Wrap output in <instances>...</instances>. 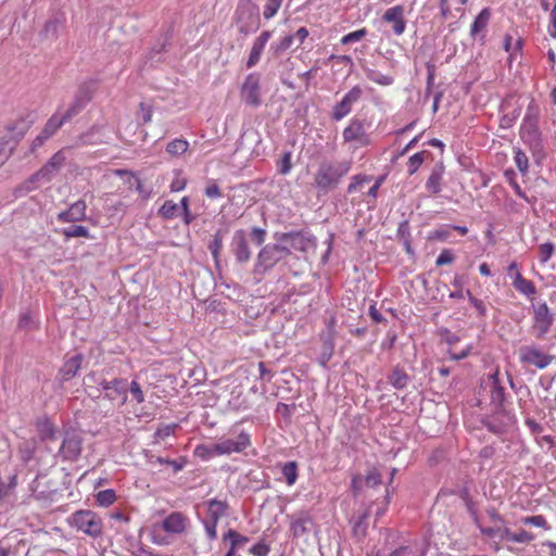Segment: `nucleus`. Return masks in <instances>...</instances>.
<instances>
[{
  "label": "nucleus",
  "mask_w": 556,
  "mask_h": 556,
  "mask_svg": "<svg viewBox=\"0 0 556 556\" xmlns=\"http://www.w3.org/2000/svg\"><path fill=\"white\" fill-rule=\"evenodd\" d=\"M350 169L349 161L323 162L314 175L316 188L324 193L336 189Z\"/></svg>",
  "instance_id": "f257e3e1"
},
{
  "label": "nucleus",
  "mask_w": 556,
  "mask_h": 556,
  "mask_svg": "<svg viewBox=\"0 0 556 556\" xmlns=\"http://www.w3.org/2000/svg\"><path fill=\"white\" fill-rule=\"evenodd\" d=\"M235 20L239 34L249 36L261 27L260 9L252 0H239Z\"/></svg>",
  "instance_id": "f03ea898"
},
{
  "label": "nucleus",
  "mask_w": 556,
  "mask_h": 556,
  "mask_svg": "<svg viewBox=\"0 0 556 556\" xmlns=\"http://www.w3.org/2000/svg\"><path fill=\"white\" fill-rule=\"evenodd\" d=\"M290 254L291 249L282 245L280 242L264 245L257 254L254 273L257 275L266 274Z\"/></svg>",
  "instance_id": "7ed1b4c3"
},
{
  "label": "nucleus",
  "mask_w": 556,
  "mask_h": 556,
  "mask_svg": "<svg viewBox=\"0 0 556 556\" xmlns=\"http://www.w3.org/2000/svg\"><path fill=\"white\" fill-rule=\"evenodd\" d=\"M67 521L72 528L91 538H99L103 531L101 517L89 509H80L73 513Z\"/></svg>",
  "instance_id": "20e7f679"
},
{
  "label": "nucleus",
  "mask_w": 556,
  "mask_h": 556,
  "mask_svg": "<svg viewBox=\"0 0 556 556\" xmlns=\"http://www.w3.org/2000/svg\"><path fill=\"white\" fill-rule=\"evenodd\" d=\"M489 380L491 382L490 404L493 407V415L506 418L507 424H515V415L506 407L507 394L500 380L498 370H495L493 374H491L489 376Z\"/></svg>",
  "instance_id": "39448f33"
},
{
  "label": "nucleus",
  "mask_w": 556,
  "mask_h": 556,
  "mask_svg": "<svg viewBox=\"0 0 556 556\" xmlns=\"http://www.w3.org/2000/svg\"><path fill=\"white\" fill-rule=\"evenodd\" d=\"M275 238L280 243H290L295 251L307 253L316 248V238L305 230L276 232Z\"/></svg>",
  "instance_id": "423d86ee"
},
{
  "label": "nucleus",
  "mask_w": 556,
  "mask_h": 556,
  "mask_svg": "<svg viewBox=\"0 0 556 556\" xmlns=\"http://www.w3.org/2000/svg\"><path fill=\"white\" fill-rule=\"evenodd\" d=\"M518 355L520 363L534 366L538 369L546 368L554 359L553 355L545 353L535 344L522 345Z\"/></svg>",
  "instance_id": "0eeeda50"
},
{
  "label": "nucleus",
  "mask_w": 556,
  "mask_h": 556,
  "mask_svg": "<svg viewBox=\"0 0 556 556\" xmlns=\"http://www.w3.org/2000/svg\"><path fill=\"white\" fill-rule=\"evenodd\" d=\"M83 438L75 431L65 432L56 456L63 462H75L81 454Z\"/></svg>",
  "instance_id": "6e6552de"
},
{
  "label": "nucleus",
  "mask_w": 556,
  "mask_h": 556,
  "mask_svg": "<svg viewBox=\"0 0 556 556\" xmlns=\"http://www.w3.org/2000/svg\"><path fill=\"white\" fill-rule=\"evenodd\" d=\"M25 134L26 128L22 127L17 129L16 126H8L0 132V165L8 160Z\"/></svg>",
  "instance_id": "1a4fd4ad"
},
{
  "label": "nucleus",
  "mask_w": 556,
  "mask_h": 556,
  "mask_svg": "<svg viewBox=\"0 0 556 556\" xmlns=\"http://www.w3.org/2000/svg\"><path fill=\"white\" fill-rule=\"evenodd\" d=\"M553 324V315L546 303L533 304L532 332L536 339H543Z\"/></svg>",
  "instance_id": "9d476101"
},
{
  "label": "nucleus",
  "mask_w": 556,
  "mask_h": 556,
  "mask_svg": "<svg viewBox=\"0 0 556 556\" xmlns=\"http://www.w3.org/2000/svg\"><path fill=\"white\" fill-rule=\"evenodd\" d=\"M251 445V437L248 432L241 431L235 439H222L214 443V450L219 455H230L241 453Z\"/></svg>",
  "instance_id": "9b49d317"
},
{
  "label": "nucleus",
  "mask_w": 556,
  "mask_h": 556,
  "mask_svg": "<svg viewBox=\"0 0 556 556\" xmlns=\"http://www.w3.org/2000/svg\"><path fill=\"white\" fill-rule=\"evenodd\" d=\"M363 93L361 86H354L345 93L342 100L332 108V119L339 122L348 116L352 112L353 105L361 100Z\"/></svg>",
  "instance_id": "f8f14e48"
},
{
  "label": "nucleus",
  "mask_w": 556,
  "mask_h": 556,
  "mask_svg": "<svg viewBox=\"0 0 556 556\" xmlns=\"http://www.w3.org/2000/svg\"><path fill=\"white\" fill-rule=\"evenodd\" d=\"M260 90V75L257 73L249 74L240 90L242 101L250 106L257 108L261 104Z\"/></svg>",
  "instance_id": "ddd939ff"
},
{
  "label": "nucleus",
  "mask_w": 556,
  "mask_h": 556,
  "mask_svg": "<svg viewBox=\"0 0 556 556\" xmlns=\"http://www.w3.org/2000/svg\"><path fill=\"white\" fill-rule=\"evenodd\" d=\"M230 249L239 263H245L251 258L252 253L249 248L245 230L238 229L233 232Z\"/></svg>",
  "instance_id": "4468645a"
},
{
  "label": "nucleus",
  "mask_w": 556,
  "mask_h": 556,
  "mask_svg": "<svg viewBox=\"0 0 556 556\" xmlns=\"http://www.w3.org/2000/svg\"><path fill=\"white\" fill-rule=\"evenodd\" d=\"M64 161L65 156L62 154V152H56L46 163V165H43L29 178V182L50 181L54 173H56L61 168Z\"/></svg>",
  "instance_id": "2eb2a0df"
},
{
  "label": "nucleus",
  "mask_w": 556,
  "mask_h": 556,
  "mask_svg": "<svg viewBox=\"0 0 556 556\" xmlns=\"http://www.w3.org/2000/svg\"><path fill=\"white\" fill-rule=\"evenodd\" d=\"M190 526V519L180 511H173L166 516L161 523V528L170 534H182Z\"/></svg>",
  "instance_id": "dca6fc26"
},
{
  "label": "nucleus",
  "mask_w": 556,
  "mask_h": 556,
  "mask_svg": "<svg viewBox=\"0 0 556 556\" xmlns=\"http://www.w3.org/2000/svg\"><path fill=\"white\" fill-rule=\"evenodd\" d=\"M342 135L345 142L356 141L362 146H367L370 141L366 134L364 122L358 118L351 119Z\"/></svg>",
  "instance_id": "f3484780"
},
{
  "label": "nucleus",
  "mask_w": 556,
  "mask_h": 556,
  "mask_svg": "<svg viewBox=\"0 0 556 556\" xmlns=\"http://www.w3.org/2000/svg\"><path fill=\"white\" fill-rule=\"evenodd\" d=\"M404 12V7L399 4L389 8L382 15V21L392 25V30L396 36H401L406 29Z\"/></svg>",
  "instance_id": "a211bd4d"
},
{
  "label": "nucleus",
  "mask_w": 556,
  "mask_h": 556,
  "mask_svg": "<svg viewBox=\"0 0 556 556\" xmlns=\"http://www.w3.org/2000/svg\"><path fill=\"white\" fill-rule=\"evenodd\" d=\"M290 519V532L294 539H299L307 534L314 525L313 518L307 511H301L293 515Z\"/></svg>",
  "instance_id": "6ab92c4d"
},
{
  "label": "nucleus",
  "mask_w": 556,
  "mask_h": 556,
  "mask_svg": "<svg viewBox=\"0 0 556 556\" xmlns=\"http://www.w3.org/2000/svg\"><path fill=\"white\" fill-rule=\"evenodd\" d=\"M86 202L78 200L73 203L67 210L62 211L58 214L56 218L61 223H75L86 218Z\"/></svg>",
  "instance_id": "aec40b11"
},
{
  "label": "nucleus",
  "mask_w": 556,
  "mask_h": 556,
  "mask_svg": "<svg viewBox=\"0 0 556 556\" xmlns=\"http://www.w3.org/2000/svg\"><path fill=\"white\" fill-rule=\"evenodd\" d=\"M271 37V31L264 30L261 33V35L254 40L253 46L250 51V55L247 61V67L252 68L255 66L261 59V55L263 53V50L268 42V40Z\"/></svg>",
  "instance_id": "412c9836"
},
{
  "label": "nucleus",
  "mask_w": 556,
  "mask_h": 556,
  "mask_svg": "<svg viewBox=\"0 0 556 556\" xmlns=\"http://www.w3.org/2000/svg\"><path fill=\"white\" fill-rule=\"evenodd\" d=\"M84 356L81 354H75L74 356L65 359L62 367L59 370V376L62 381H70L73 379L81 368Z\"/></svg>",
  "instance_id": "4be33fe9"
},
{
  "label": "nucleus",
  "mask_w": 556,
  "mask_h": 556,
  "mask_svg": "<svg viewBox=\"0 0 556 556\" xmlns=\"http://www.w3.org/2000/svg\"><path fill=\"white\" fill-rule=\"evenodd\" d=\"M206 506V519L219 522V520L227 516L229 504L227 501H222L217 498H211L205 502Z\"/></svg>",
  "instance_id": "5701e85b"
},
{
  "label": "nucleus",
  "mask_w": 556,
  "mask_h": 556,
  "mask_svg": "<svg viewBox=\"0 0 556 556\" xmlns=\"http://www.w3.org/2000/svg\"><path fill=\"white\" fill-rule=\"evenodd\" d=\"M111 390L104 394V397L110 401L121 400L124 405L127 402L128 382L123 378H115L111 380Z\"/></svg>",
  "instance_id": "b1692460"
},
{
  "label": "nucleus",
  "mask_w": 556,
  "mask_h": 556,
  "mask_svg": "<svg viewBox=\"0 0 556 556\" xmlns=\"http://www.w3.org/2000/svg\"><path fill=\"white\" fill-rule=\"evenodd\" d=\"M96 90H97V81L96 80L89 79V80L83 81L81 84L78 85L73 100L86 108L87 104L91 101Z\"/></svg>",
  "instance_id": "393cba45"
},
{
  "label": "nucleus",
  "mask_w": 556,
  "mask_h": 556,
  "mask_svg": "<svg viewBox=\"0 0 556 556\" xmlns=\"http://www.w3.org/2000/svg\"><path fill=\"white\" fill-rule=\"evenodd\" d=\"M444 175V166L442 163L437 164L426 182V189L432 193L438 194L442 190V179Z\"/></svg>",
  "instance_id": "a878e982"
},
{
  "label": "nucleus",
  "mask_w": 556,
  "mask_h": 556,
  "mask_svg": "<svg viewBox=\"0 0 556 556\" xmlns=\"http://www.w3.org/2000/svg\"><path fill=\"white\" fill-rule=\"evenodd\" d=\"M491 18V11L489 8H484L481 12L476 16L473 23L470 27V36L476 38L481 35V39H484L485 35L482 34Z\"/></svg>",
  "instance_id": "bb28decb"
},
{
  "label": "nucleus",
  "mask_w": 556,
  "mask_h": 556,
  "mask_svg": "<svg viewBox=\"0 0 556 556\" xmlns=\"http://www.w3.org/2000/svg\"><path fill=\"white\" fill-rule=\"evenodd\" d=\"M36 429L41 441L55 440L56 428L48 417H41L36 420Z\"/></svg>",
  "instance_id": "cd10ccee"
},
{
  "label": "nucleus",
  "mask_w": 556,
  "mask_h": 556,
  "mask_svg": "<svg viewBox=\"0 0 556 556\" xmlns=\"http://www.w3.org/2000/svg\"><path fill=\"white\" fill-rule=\"evenodd\" d=\"M363 71L368 80L380 85V86H390L394 83V77L391 75H386L380 73L377 70L370 68L368 66H363Z\"/></svg>",
  "instance_id": "c85d7f7f"
},
{
  "label": "nucleus",
  "mask_w": 556,
  "mask_h": 556,
  "mask_svg": "<svg viewBox=\"0 0 556 556\" xmlns=\"http://www.w3.org/2000/svg\"><path fill=\"white\" fill-rule=\"evenodd\" d=\"M408 380V375L403 368H400L399 366L394 367L388 376L389 383L399 390L404 389L407 386Z\"/></svg>",
  "instance_id": "c756f323"
},
{
  "label": "nucleus",
  "mask_w": 556,
  "mask_h": 556,
  "mask_svg": "<svg viewBox=\"0 0 556 556\" xmlns=\"http://www.w3.org/2000/svg\"><path fill=\"white\" fill-rule=\"evenodd\" d=\"M425 554L426 546L415 542L413 544L399 547L388 556H425Z\"/></svg>",
  "instance_id": "7c9ffc66"
},
{
  "label": "nucleus",
  "mask_w": 556,
  "mask_h": 556,
  "mask_svg": "<svg viewBox=\"0 0 556 556\" xmlns=\"http://www.w3.org/2000/svg\"><path fill=\"white\" fill-rule=\"evenodd\" d=\"M228 232V229H218L213 235L212 241L208 243V250L211 251L216 263L218 262V255L224 247V237Z\"/></svg>",
  "instance_id": "2f4dec72"
},
{
  "label": "nucleus",
  "mask_w": 556,
  "mask_h": 556,
  "mask_svg": "<svg viewBox=\"0 0 556 556\" xmlns=\"http://www.w3.org/2000/svg\"><path fill=\"white\" fill-rule=\"evenodd\" d=\"M471 516L473 517L475 525L479 528L480 532L490 539L497 538L500 535V531L503 525L494 523L492 527H484L481 525L480 519L476 513V510L469 508Z\"/></svg>",
  "instance_id": "473e14b6"
},
{
  "label": "nucleus",
  "mask_w": 556,
  "mask_h": 556,
  "mask_svg": "<svg viewBox=\"0 0 556 556\" xmlns=\"http://www.w3.org/2000/svg\"><path fill=\"white\" fill-rule=\"evenodd\" d=\"M223 541L229 542L232 547L238 549L249 542V538L240 534L233 529H228V531L223 534Z\"/></svg>",
  "instance_id": "72a5a7b5"
},
{
  "label": "nucleus",
  "mask_w": 556,
  "mask_h": 556,
  "mask_svg": "<svg viewBox=\"0 0 556 556\" xmlns=\"http://www.w3.org/2000/svg\"><path fill=\"white\" fill-rule=\"evenodd\" d=\"M65 124L64 119L58 114H53L45 124L41 132L50 138L52 137L63 125Z\"/></svg>",
  "instance_id": "f704fd0d"
},
{
  "label": "nucleus",
  "mask_w": 556,
  "mask_h": 556,
  "mask_svg": "<svg viewBox=\"0 0 556 556\" xmlns=\"http://www.w3.org/2000/svg\"><path fill=\"white\" fill-rule=\"evenodd\" d=\"M334 344L333 339L331 337H328L324 340L323 346H321V353L318 356V364L323 367H327V364L331 359L333 355Z\"/></svg>",
  "instance_id": "c9c22d12"
},
{
  "label": "nucleus",
  "mask_w": 556,
  "mask_h": 556,
  "mask_svg": "<svg viewBox=\"0 0 556 556\" xmlns=\"http://www.w3.org/2000/svg\"><path fill=\"white\" fill-rule=\"evenodd\" d=\"M60 232L66 239L78 238V237H84V238H89L90 237L89 229L87 227H85V226H81V225H74V226L64 228Z\"/></svg>",
  "instance_id": "e433bc0d"
},
{
  "label": "nucleus",
  "mask_w": 556,
  "mask_h": 556,
  "mask_svg": "<svg viewBox=\"0 0 556 556\" xmlns=\"http://www.w3.org/2000/svg\"><path fill=\"white\" fill-rule=\"evenodd\" d=\"M281 472L288 485H293L298 479V464L288 462L282 466Z\"/></svg>",
  "instance_id": "4c0bfd02"
},
{
  "label": "nucleus",
  "mask_w": 556,
  "mask_h": 556,
  "mask_svg": "<svg viewBox=\"0 0 556 556\" xmlns=\"http://www.w3.org/2000/svg\"><path fill=\"white\" fill-rule=\"evenodd\" d=\"M116 501L115 491L112 489L103 490L97 493L96 502L101 507H109Z\"/></svg>",
  "instance_id": "58836bf2"
},
{
  "label": "nucleus",
  "mask_w": 556,
  "mask_h": 556,
  "mask_svg": "<svg viewBox=\"0 0 556 556\" xmlns=\"http://www.w3.org/2000/svg\"><path fill=\"white\" fill-rule=\"evenodd\" d=\"M189 147V143L187 140L184 139H174L173 141L168 142L166 147L167 153L174 156L181 155L187 151Z\"/></svg>",
  "instance_id": "ea45409f"
},
{
  "label": "nucleus",
  "mask_w": 556,
  "mask_h": 556,
  "mask_svg": "<svg viewBox=\"0 0 556 556\" xmlns=\"http://www.w3.org/2000/svg\"><path fill=\"white\" fill-rule=\"evenodd\" d=\"M179 211V205L172 200H167L163 203L161 208L159 210V215L165 219H172L177 216Z\"/></svg>",
  "instance_id": "a19ab883"
},
{
  "label": "nucleus",
  "mask_w": 556,
  "mask_h": 556,
  "mask_svg": "<svg viewBox=\"0 0 556 556\" xmlns=\"http://www.w3.org/2000/svg\"><path fill=\"white\" fill-rule=\"evenodd\" d=\"M17 327L25 331L37 329V321L34 319L30 312H23L20 315Z\"/></svg>",
  "instance_id": "79ce46f5"
},
{
  "label": "nucleus",
  "mask_w": 556,
  "mask_h": 556,
  "mask_svg": "<svg viewBox=\"0 0 556 556\" xmlns=\"http://www.w3.org/2000/svg\"><path fill=\"white\" fill-rule=\"evenodd\" d=\"M155 462L157 464H160V465H168V466H170L175 473L181 471L185 468L186 464H187L186 457H179L177 459L156 457Z\"/></svg>",
  "instance_id": "37998d69"
},
{
  "label": "nucleus",
  "mask_w": 556,
  "mask_h": 556,
  "mask_svg": "<svg viewBox=\"0 0 556 556\" xmlns=\"http://www.w3.org/2000/svg\"><path fill=\"white\" fill-rule=\"evenodd\" d=\"M452 235V226H441L429 233V240L447 241Z\"/></svg>",
  "instance_id": "c03bdc74"
},
{
  "label": "nucleus",
  "mask_w": 556,
  "mask_h": 556,
  "mask_svg": "<svg viewBox=\"0 0 556 556\" xmlns=\"http://www.w3.org/2000/svg\"><path fill=\"white\" fill-rule=\"evenodd\" d=\"M194 455L202 459H210L214 456H219V454L214 450V444H199L194 448Z\"/></svg>",
  "instance_id": "a18cd8bd"
},
{
  "label": "nucleus",
  "mask_w": 556,
  "mask_h": 556,
  "mask_svg": "<svg viewBox=\"0 0 556 556\" xmlns=\"http://www.w3.org/2000/svg\"><path fill=\"white\" fill-rule=\"evenodd\" d=\"M538 114H539V109L535 105L534 101H531L527 109V114H526L525 121H523V123H525L523 127H529V128L534 129L535 119L538 117Z\"/></svg>",
  "instance_id": "49530a36"
},
{
  "label": "nucleus",
  "mask_w": 556,
  "mask_h": 556,
  "mask_svg": "<svg viewBox=\"0 0 556 556\" xmlns=\"http://www.w3.org/2000/svg\"><path fill=\"white\" fill-rule=\"evenodd\" d=\"M294 36L287 35L277 43L271 45L270 49L274 51V54L278 55L286 50L290 49L293 45Z\"/></svg>",
  "instance_id": "de8ad7c7"
},
{
  "label": "nucleus",
  "mask_w": 556,
  "mask_h": 556,
  "mask_svg": "<svg viewBox=\"0 0 556 556\" xmlns=\"http://www.w3.org/2000/svg\"><path fill=\"white\" fill-rule=\"evenodd\" d=\"M514 288L523 293L527 296L533 295L535 293V287L532 280H514Z\"/></svg>",
  "instance_id": "09e8293b"
},
{
  "label": "nucleus",
  "mask_w": 556,
  "mask_h": 556,
  "mask_svg": "<svg viewBox=\"0 0 556 556\" xmlns=\"http://www.w3.org/2000/svg\"><path fill=\"white\" fill-rule=\"evenodd\" d=\"M368 518V511L361 514L353 525V533L356 536H364L366 534V519Z\"/></svg>",
  "instance_id": "8fccbe9b"
},
{
  "label": "nucleus",
  "mask_w": 556,
  "mask_h": 556,
  "mask_svg": "<svg viewBox=\"0 0 556 556\" xmlns=\"http://www.w3.org/2000/svg\"><path fill=\"white\" fill-rule=\"evenodd\" d=\"M521 46H522L521 38H518L516 40L515 45L513 46V37L510 35H508V34L505 35L504 42H503V48H504V50L506 52L509 53V58L510 59L513 58L514 52L521 50Z\"/></svg>",
  "instance_id": "3c124183"
},
{
  "label": "nucleus",
  "mask_w": 556,
  "mask_h": 556,
  "mask_svg": "<svg viewBox=\"0 0 556 556\" xmlns=\"http://www.w3.org/2000/svg\"><path fill=\"white\" fill-rule=\"evenodd\" d=\"M381 475L376 468L368 470L366 476L363 478V483H365L369 488L377 486L381 484Z\"/></svg>",
  "instance_id": "603ef678"
},
{
  "label": "nucleus",
  "mask_w": 556,
  "mask_h": 556,
  "mask_svg": "<svg viewBox=\"0 0 556 556\" xmlns=\"http://www.w3.org/2000/svg\"><path fill=\"white\" fill-rule=\"evenodd\" d=\"M282 1L283 0H267L263 11L264 17L266 20L274 17L280 9Z\"/></svg>",
  "instance_id": "864d4df0"
},
{
  "label": "nucleus",
  "mask_w": 556,
  "mask_h": 556,
  "mask_svg": "<svg viewBox=\"0 0 556 556\" xmlns=\"http://www.w3.org/2000/svg\"><path fill=\"white\" fill-rule=\"evenodd\" d=\"M426 153H427L426 151L417 152V153H415L414 155H412L409 157V160H408V173H409V175H413V174H415L417 172L419 166L425 161V154Z\"/></svg>",
  "instance_id": "5fc2aeb1"
},
{
  "label": "nucleus",
  "mask_w": 556,
  "mask_h": 556,
  "mask_svg": "<svg viewBox=\"0 0 556 556\" xmlns=\"http://www.w3.org/2000/svg\"><path fill=\"white\" fill-rule=\"evenodd\" d=\"M212 288L224 294L226 298L231 299L232 293L230 292L231 286L227 280H211Z\"/></svg>",
  "instance_id": "6e6d98bb"
},
{
  "label": "nucleus",
  "mask_w": 556,
  "mask_h": 556,
  "mask_svg": "<svg viewBox=\"0 0 556 556\" xmlns=\"http://www.w3.org/2000/svg\"><path fill=\"white\" fill-rule=\"evenodd\" d=\"M367 35L366 28H361L355 31L349 33L341 38L342 45H349L362 40Z\"/></svg>",
  "instance_id": "4d7b16f0"
},
{
  "label": "nucleus",
  "mask_w": 556,
  "mask_h": 556,
  "mask_svg": "<svg viewBox=\"0 0 556 556\" xmlns=\"http://www.w3.org/2000/svg\"><path fill=\"white\" fill-rule=\"evenodd\" d=\"M554 244L551 242L543 243L539 247L538 257L542 263L547 262L554 253Z\"/></svg>",
  "instance_id": "13d9d810"
},
{
  "label": "nucleus",
  "mask_w": 556,
  "mask_h": 556,
  "mask_svg": "<svg viewBox=\"0 0 556 556\" xmlns=\"http://www.w3.org/2000/svg\"><path fill=\"white\" fill-rule=\"evenodd\" d=\"M202 525L204 527L205 534H206L207 539L211 542L215 541L217 539V525H218V522L212 521V520H208V519L205 518V519L202 520Z\"/></svg>",
  "instance_id": "bf43d9fd"
},
{
  "label": "nucleus",
  "mask_w": 556,
  "mask_h": 556,
  "mask_svg": "<svg viewBox=\"0 0 556 556\" xmlns=\"http://www.w3.org/2000/svg\"><path fill=\"white\" fill-rule=\"evenodd\" d=\"M128 391L132 395V399L138 403L141 404L144 402V394L143 391L138 383V381L132 380L130 384H128Z\"/></svg>",
  "instance_id": "052dcab7"
},
{
  "label": "nucleus",
  "mask_w": 556,
  "mask_h": 556,
  "mask_svg": "<svg viewBox=\"0 0 556 556\" xmlns=\"http://www.w3.org/2000/svg\"><path fill=\"white\" fill-rule=\"evenodd\" d=\"M455 260V254L451 249H444L437 257L435 264L438 266L452 264Z\"/></svg>",
  "instance_id": "680f3d73"
},
{
  "label": "nucleus",
  "mask_w": 556,
  "mask_h": 556,
  "mask_svg": "<svg viewBox=\"0 0 556 556\" xmlns=\"http://www.w3.org/2000/svg\"><path fill=\"white\" fill-rule=\"evenodd\" d=\"M84 109H85V106H83L81 104H79L73 100L71 105L68 106V109L65 111V113L61 117L66 123V122L71 121L73 117H75L76 115H78Z\"/></svg>",
  "instance_id": "e2e57ef3"
},
{
  "label": "nucleus",
  "mask_w": 556,
  "mask_h": 556,
  "mask_svg": "<svg viewBox=\"0 0 556 556\" xmlns=\"http://www.w3.org/2000/svg\"><path fill=\"white\" fill-rule=\"evenodd\" d=\"M535 539V535L525 529H519L517 532H514L513 542L515 543H530Z\"/></svg>",
  "instance_id": "0e129e2a"
},
{
  "label": "nucleus",
  "mask_w": 556,
  "mask_h": 556,
  "mask_svg": "<svg viewBox=\"0 0 556 556\" xmlns=\"http://www.w3.org/2000/svg\"><path fill=\"white\" fill-rule=\"evenodd\" d=\"M515 163L521 173L525 174L528 172V167H529L528 156L521 150H517L515 152Z\"/></svg>",
  "instance_id": "69168bd1"
},
{
  "label": "nucleus",
  "mask_w": 556,
  "mask_h": 556,
  "mask_svg": "<svg viewBox=\"0 0 556 556\" xmlns=\"http://www.w3.org/2000/svg\"><path fill=\"white\" fill-rule=\"evenodd\" d=\"M520 521L526 526H534L538 528L546 527V519L542 515L523 517V518H521Z\"/></svg>",
  "instance_id": "338daca9"
},
{
  "label": "nucleus",
  "mask_w": 556,
  "mask_h": 556,
  "mask_svg": "<svg viewBox=\"0 0 556 556\" xmlns=\"http://www.w3.org/2000/svg\"><path fill=\"white\" fill-rule=\"evenodd\" d=\"M270 552V546L264 541H260L250 548V553L254 556H267Z\"/></svg>",
  "instance_id": "774afa93"
}]
</instances>
